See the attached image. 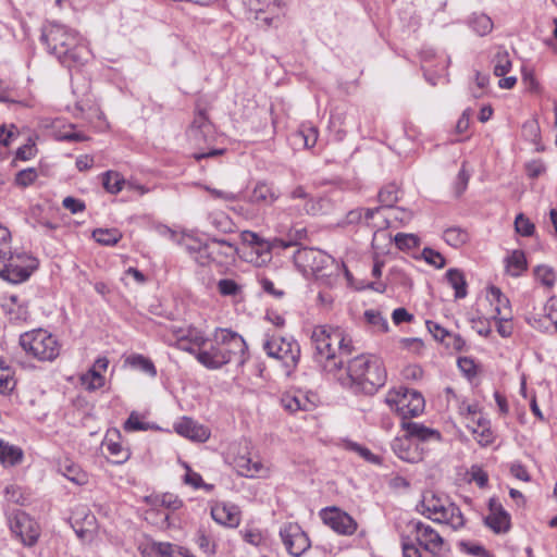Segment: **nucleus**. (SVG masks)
<instances>
[{"instance_id": "nucleus-1", "label": "nucleus", "mask_w": 557, "mask_h": 557, "mask_svg": "<svg viewBox=\"0 0 557 557\" xmlns=\"http://www.w3.org/2000/svg\"><path fill=\"white\" fill-rule=\"evenodd\" d=\"M314 359L324 371L337 374L346 364V382L357 392L373 394L386 382V371L380 358L359 355L347 359L354 351L352 341L339 327L317 325L311 334Z\"/></svg>"}, {"instance_id": "nucleus-2", "label": "nucleus", "mask_w": 557, "mask_h": 557, "mask_svg": "<svg viewBox=\"0 0 557 557\" xmlns=\"http://www.w3.org/2000/svg\"><path fill=\"white\" fill-rule=\"evenodd\" d=\"M41 40L49 52L67 67L83 65L90 55L85 39L76 30L57 22L44 26Z\"/></svg>"}, {"instance_id": "nucleus-3", "label": "nucleus", "mask_w": 557, "mask_h": 557, "mask_svg": "<svg viewBox=\"0 0 557 557\" xmlns=\"http://www.w3.org/2000/svg\"><path fill=\"white\" fill-rule=\"evenodd\" d=\"M246 349V342L239 334L225 329L218 330L210 347L197 350L196 359L207 369L215 370L232 360L243 364Z\"/></svg>"}, {"instance_id": "nucleus-4", "label": "nucleus", "mask_w": 557, "mask_h": 557, "mask_svg": "<svg viewBox=\"0 0 557 557\" xmlns=\"http://www.w3.org/2000/svg\"><path fill=\"white\" fill-rule=\"evenodd\" d=\"M420 513L437 523H445L454 530L465 525L463 515L458 506L451 503L447 496L426 491L417 506Z\"/></svg>"}, {"instance_id": "nucleus-5", "label": "nucleus", "mask_w": 557, "mask_h": 557, "mask_svg": "<svg viewBox=\"0 0 557 557\" xmlns=\"http://www.w3.org/2000/svg\"><path fill=\"white\" fill-rule=\"evenodd\" d=\"M37 267V259L26 251L0 249V277L10 283L26 281Z\"/></svg>"}, {"instance_id": "nucleus-6", "label": "nucleus", "mask_w": 557, "mask_h": 557, "mask_svg": "<svg viewBox=\"0 0 557 557\" xmlns=\"http://www.w3.org/2000/svg\"><path fill=\"white\" fill-rule=\"evenodd\" d=\"M22 348L40 361H52L60 355L61 346L55 336L45 330H34L20 337Z\"/></svg>"}, {"instance_id": "nucleus-7", "label": "nucleus", "mask_w": 557, "mask_h": 557, "mask_svg": "<svg viewBox=\"0 0 557 557\" xmlns=\"http://www.w3.org/2000/svg\"><path fill=\"white\" fill-rule=\"evenodd\" d=\"M386 403L406 421L407 418L419 416L424 409L423 396L409 388H400L388 393Z\"/></svg>"}, {"instance_id": "nucleus-8", "label": "nucleus", "mask_w": 557, "mask_h": 557, "mask_svg": "<svg viewBox=\"0 0 557 557\" xmlns=\"http://www.w3.org/2000/svg\"><path fill=\"white\" fill-rule=\"evenodd\" d=\"M262 347L269 357L281 360L286 368L296 367L300 357V347L293 338L265 334Z\"/></svg>"}, {"instance_id": "nucleus-9", "label": "nucleus", "mask_w": 557, "mask_h": 557, "mask_svg": "<svg viewBox=\"0 0 557 557\" xmlns=\"http://www.w3.org/2000/svg\"><path fill=\"white\" fill-rule=\"evenodd\" d=\"M295 264L305 274H312L317 277L329 275L327 269L333 265V258L320 249L300 248L294 255Z\"/></svg>"}, {"instance_id": "nucleus-10", "label": "nucleus", "mask_w": 557, "mask_h": 557, "mask_svg": "<svg viewBox=\"0 0 557 557\" xmlns=\"http://www.w3.org/2000/svg\"><path fill=\"white\" fill-rule=\"evenodd\" d=\"M404 531L431 554H438L443 547L444 540L438 532L420 520L408 521Z\"/></svg>"}, {"instance_id": "nucleus-11", "label": "nucleus", "mask_w": 557, "mask_h": 557, "mask_svg": "<svg viewBox=\"0 0 557 557\" xmlns=\"http://www.w3.org/2000/svg\"><path fill=\"white\" fill-rule=\"evenodd\" d=\"M11 532L20 539L25 546H33L39 537L37 522L24 511H17L9 520Z\"/></svg>"}, {"instance_id": "nucleus-12", "label": "nucleus", "mask_w": 557, "mask_h": 557, "mask_svg": "<svg viewBox=\"0 0 557 557\" xmlns=\"http://www.w3.org/2000/svg\"><path fill=\"white\" fill-rule=\"evenodd\" d=\"M320 517L324 524L334 532L342 535H351L357 530V522L347 512L337 507H327L320 511Z\"/></svg>"}, {"instance_id": "nucleus-13", "label": "nucleus", "mask_w": 557, "mask_h": 557, "mask_svg": "<svg viewBox=\"0 0 557 557\" xmlns=\"http://www.w3.org/2000/svg\"><path fill=\"white\" fill-rule=\"evenodd\" d=\"M280 536L292 556L299 557L310 547L307 534L297 523L285 524L280 530Z\"/></svg>"}, {"instance_id": "nucleus-14", "label": "nucleus", "mask_w": 557, "mask_h": 557, "mask_svg": "<svg viewBox=\"0 0 557 557\" xmlns=\"http://www.w3.org/2000/svg\"><path fill=\"white\" fill-rule=\"evenodd\" d=\"M188 140L198 149L210 144L214 138L213 125L203 111L195 114L193 123L187 131Z\"/></svg>"}, {"instance_id": "nucleus-15", "label": "nucleus", "mask_w": 557, "mask_h": 557, "mask_svg": "<svg viewBox=\"0 0 557 557\" xmlns=\"http://www.w3.org/2000/svg\"><path fill=\"white\" fill-rule=\"evenodd\" d=\"M280 198V193L273 183L258 181L246 197V201L253 208L271 207Z\"/></svg>"}, {"instance_id": "nucleus-16", "label": "nucleus", "mask_w": 557, "mask_h": 557, "mask_svg": "<svg viewBox=\"0 0 557 557\" xmlns=\"http://www.w3.org/2000/svg\"><path fill=\"white\" fill-rule=\"evenodd\" d=\"M490 513L485 517V524L495 533H506L510 529V516L496 498L488 503Z\"/></svg>"}, {"instance_id": "nucleus-17", "label": "nucleus", "mask_w": 557, "mask_h": 557, "mask_svg": "<svg viewBox=\"0 0 557 557\" xmlns=\"http://www.w3.org/2000/svg\"><path fill=\"white\" fill-rule=\"evenodd\" d=\"M315 396L296 391L283 394L281 404L285 410L295 413L297 411H311L315 407Z\"/></svg>"}, {"instance_id": "nucleus-18", "label": "nucleus", "mask_w": 557, "mask_h": 557, "mask_svg": "<svg viewBox=\"0 0 557 557\" xmlns=\"http://www.w3.org/2000/svg\"><path fill=\"white\" fill-rule=\"evenodd\" d=\"M401 426L406 432L405 436L416 446L418 442H438L441 440V434L436 430L418 422L401 421Z\"/></svg>"}, {"instance_id": "nucleus-19", "label": "nucleus", "mask_w": 557, "mask_h": 557, "mask_svg": "<svg viewBox=\"0 0 557 557\" xmlns=\"http://www.w3.org/2000/svg\"><path fill=\"white\" fill-rule=\"evenodd\" d=\"M211 517L219 524L235 528L239 524V510L232 504L218 503L211 508Z\"/></svg>"}, {"instance_id": "nucleus-20", "label": "nucleus", "mask_w": 557, "mask_h": 557, "mask_svg": "<svg viewBox=\"0 0 557 557\" xmlns=\"http://www.w3.org/2000/svg\"><path fill=\"white\" fill-rule=\"evenodd\" d=\"M174 429L180 435L197 442H206L210 436L207 428L190 418H183L175 423Z\"/></svg>"}, {"instance_id": "nucleus-21", "label": "nucleus", "mask_w": 557, "mask_h": 557, "mask_svg": "<svg viewBox=\"0 0 557 557\" xmlns=\"http://www.w3.org/2000/svg\"><path fill=\"white\" fill-rule=\"evenodd\" d=\"M177 347L182 350L195 354V349H202L201 347L206 344V338L201 331L195 327H188L187 330H181L176 334Z\"/></svg>"}, {"instance_id": "nucleus-22", "label": "nucleus", "mask_w": 557, "mask_h": 557, "mask_svg": "<svg viewBox=\"0 0 557 557\" xmlns=\"http://www.w3.org/2000/svg\"><path fill=\"white\" fill-rule=\"evenodd\" d=\"M393 451L404 461L418 462L422 459L421 453L417 446L406 436L395 438L392 443Z\"/></svg>"}, {"instance_id": "nucleus-23", "label": "nucleus", "mask_w": 557, "mask_h": 557, "mask_svg": "<svg viewBox=\"0 0 557 557\" xmlns=\"http://www.w3.org/2000/svg\"><path fill=\"white\" fill-rule=\"evenodd\" d=\"M467 428L471 431L474 438L482 446H486L493 442V432L490 426V421L479 416L472 422L467 423Z\"/></svg>"}, {"instance_id": "nucleus-24", "label": "nucleus", "mask_w": 557, "mask_h": 557, "mask_svg": "<svg viewBox=\"0 0 557 557\" xmlns=\"http://www.w3.org/2000/svg\"><path fill=\"white\" fill-rule=\"evenodd\" d=\"M381 209H382V207L372 208V209L363 208V220H362V222H364L367 225H371L372 227L376 228V231H375V233L373 235V239H372V248L374 250H379L380 249L379 242L381 239L382 240H387L388 244L392 243L391 235L383 230L384 224L385 223L387 224V220H385L382 224H371L370 223V221L375 216V214H377L381 211Z\"/></svg>"}, {"instance_id": "nucleus-25", "label": "nucleus", "mask_w": 557, "mask_h": 557, "mask_svg": "<svg viewBox=\"0 0 557 557\" xmlns=\"http://www.w3.org/2000/svg\"><path fill=\"white\" fill-rule=\"evenodd\" d=\"M1 308L12 321L26 320L28 314L26 306L21 302L17 295L13 294L3 298Z\"/></svg>"}, {"instance_id": "nucleus-26", "label": "nucleus", "mask_w": 557, "mask_h": 557, "mask_svg": "<svg viewBox=\"0 0 557 557\" xmlns=\"http://www.w3.org/2000/svg\"><path fill=\"white\" fill-rule=\"evenodd\" d=\"M23 451L20 447L10 445L0 440V463L4 467H12L22 461Z\"/></svg>"}, {"instance_id": "nucleus-27", "label": "nucleus", "mask_w": 557, "mask_h": 557, "mask_svg": "<svg viewBox=\"0 0 557 557\" xmlns=\"http://www.w3.org/2000/svg\"><path fill=\"white\" fill-rule=\"evenodd\" d=\"M235 467L237 472L246 478H253L258 475L263 469V466L260 461L252 460L246 456L238 457L235 461Z\"/></svg>"}, {"instance_id": "nucleus-28", "label": "nucleus", "mask_w": 557, "mask_h": 557, "mask_svg": "<svg viewBox=\"0 0 557 557\" xmlns=\"http://www.w3.org/2000/svg\"><path fill=\"white\" fill-rule=\"evenodd\" d=\"M527 270L525 255L521 250H513L506 259V271L511 276H519Z\"/></svg>"}, {"instance_id": "nucleus-29", "label": "nucleus", "mask_w": 557, "mask_h": 557, "mask_svg": "<svg viewBox=\"0 0 557 557\" xmlns=\"http://www.w3.org/2000/svg\"><path fill=\"white\" fill-rule=\"evenodd\" d=\"M446 277L450 286L455 289V297L457 299L465 298L467 296V282L463 273L458 269H449L446 273Z\"/></svg>"}, {"instance_id": "nucleus-30", "label": "nucleus", "mask_w": 557, "mask_h": 557, "mask_svg": "<svg viewBox=\"0 0 557 557\" xmlns=\"http://www.w3.org/2000/svg\"><path fill=\"white\" fill-rule=\"evenodd\" d=\"M112 433H109L106 438V447L109 451L110 456L113 457V462L116 465H122L126 462L129 457L131 453L127 448H124L120 443L114 442L110 436Z\"/></svg>"}, {"instance_id": "nucleus-31", "label": "nucleus", "mask_w": 557, "mask_h": 557, "mask_svg": "<svg viewBox=\"0 0 557 557\" xmlns=\"http://www.w3.org/2000/svg\"><path fill=\"white\" fill-rule=\"evenodd\" d=\"M387 280L391 284L399 285L404 288L412 287V280L401 265H394L389 269Z\"/></svg>"}, {"instance_id": "nucleus-32", "label": "nucleus", "mask_w": 557, "mask_h": 557, "mask_svg": "<svg viewBox=\"0 0 557 557\" xmlns=\"http://www.w3.org/2000/svg\"><path fill=\"white\" fill-rule=\"evenodd\" d=\"M92 237L101 245L113 246L122 238V234L116 228H98L92 232Z\"/></svg>"}, {"instance_id": "nucleus-33", "label": "nucleus", "mask_w": 557, "mask_h": 557, "mask_svg": "<svg viewBox=\"0 0 557 557\" xmlns=\"http://www.w3.org/2000/svg\"><path fill=\"white\" fill-rule=\"evenodd\" d=\"M124 184L125 180L117 172L108 171L102 174V185L110 194L120 193L123 189Z\"/></svg>"}, {"instance_id": "nucleus-34", "label": "nucleus", "mask_w": 557, "mask_h": 557, "mask_svg": "<svg viewBox=\"0 0 557 557\" xmlns=\"http://www.w3.org/2000/svg\"><path fill=\"white\" fill-rule=\"evenodd\" d=\"M443 238L449 246L458 248L469 240V234L460 227H449L444 232Z\"/></svg>"}, {"instance_id": "nucleus-35", "label": "nucleus", "mask_w": 557, "mask_h": 557, "mask_svg": "<svg viewBox=\"0 0 557 557\" xmlns=\"http://www.w3.org/2000/svg\"><path fill=\"white\" fill-rule=\"evenodd\" d=\"M494 74L498 77L505 76L511 69L509 53L506 50H498L493 60Z\"/></svg>"}, {"instance_id": "nucleus-36", "label": "nucleus", "mask_w": 557, "mask_h": 557, "mask_svg": "<svg viewBox=\"0 0 557 557\" xmlns=\"http://www.w3.org/2000/svg\"><path fill=\"white\" fill-rule=\"evenodd\" d=\"M491 302L495 304L496 317L503 315L504 313L510 312L509 299L502 293L498 287L492 286L490 288Z\"/></svg>"}, {"instance_id": "nucleus-37", "label": "nucleus", "mask_w": 557, "mask_h": 557, "mask_svg": "<svg viewBox=\"0 0 557 557\" xmlns=\"http://www.w3.org/2000/svg\"><path fill=\"white\" fill-rule=\"evenodd\" d=\"M81 381L88 391H96L104 385V376L96 369H89L81 376Z\"/></svg>"}, {"instance_id": "nucleus-38", "label": "nucleus", "mask_w": 557, "mask_h": 557, "mask_svg": "<svg viewBox=\"0 0 557 557\" xmlns=\"http://www.w3.org/2000/svg\"><path fill=\"white\" fill-rule=\"evenodd\" d=\"M470 26L480 36H485L493 29L492 20L485 14H474L470 20Z\"/></svg>"}, {"instance_id": "nucleus-39", "label": "nucleus", "mask_w": 557, "mask_h": 557, "mask_svg": "<svg viewBox=\"0 0 557 557\" xmlns=\"http://www.w3.org/2000/svg\"><path fill=\"white\" fill-rule=\"evenodd\" d=\"M377 198L382 207L392 208L398 200V187L395 184L382 187Z\"/></svg>"}, {"instance_id": "nucleus-40", "label": "nucleus", "mask_w": 557, "mask_h": 557, "mask_svg": "<svg viewBox=\"0 0 557 557\" xmlns=\"http://www.w3.org/2000/svg\"><path fill=\"white\" fill-rule=\"evenodd\" d=\"M127 362L143 371L144 373L150 375V376H156L157 375V369L154 367V364L152 363V361L141 355H135V356H132L127 359Z\"/></svg>"}, {"instance_id": "nucleus-41", "label": "nucleus", "mask_w": 557, "mask_h": 557, "mask_svg": "<svg viewBox=\"0 0 557 557\" xmlns=\"http://www.w3.org/2000/svg\"><path fill=\"white\" fill-rule=\"evenodd\" d=\"M251 249L252 252L257 255L256 262L258 264L267 263L272 258L271 251L273 249V244H271L270 240L263 238L257 246L252 247Z\"/></svg>"}, {"instance_id": "nucleus-42", "label": "nucleus", "mask_w": 557, "mask_h": 557, "mask_svg": "<svg viewBox=\"0 0 557 557\" xmlns=\"http://www.w3.org/2000/svg\"><path fill=\"white\" fill-rule=\"evenodd\" d=\"M395 245L400 250H409L420 245V238L414 234L398 233L394 237Z\"/></svg>"}, {"instance_id": "nucleus-43", "label": "nucleus", "mask_w": 557, "mask_h": 557, "mask_svg": "<svg viewBox=\"0 0 557 557\" xmlns=\"http://www.w3.org/2000/svg\"><path fill=\"white\" fill-rule=\"evenodd\" d=\"M200 187L202 189H205L206 191H208L212 198L220 199L224 202H235V201L239 200V198H240L239 194L213 188L209 185H200Z\"/></svg>"}, {"instance_id": "nucleus-44", "label": "nucleus", "mask_w": 557, "mask_h": 557, "mask_svg": "<svg viewBox=\"0 0 557 557\" xmlns=\"http://www.w3.org/2000/svg\"><path fill=\"white\" fill-rule=\"evenodd\" d=\"M208 219L212 226L222 233L231 232L233 228L232 221L223 213H211Z\"/></svg>"}, {"instance_id": "nucleus-45", "label": "nucleus", "mask_w": 557, "mask_h": 557, "mask_svg": "<svg viewBox=\"0 0 557 557\" xmlns=\"http://www.w3.org/2000/svg\"><path fill=\"white\" fill-rule=\"evenodd\" d=\"M401 548L404 557H422L419 547L416 545L414 540L405 531L401 533Z\"/></svg>"}, {"instance_id": "nucleus-46", "label": "nucleus", "mask_w": 557, "mask_h": 557, "mask_svg": "<svg viewBox=\"0 0 557 557\" xmlns=\"http://www.w3.org/2000/svg\"><path fill=\"white\" fill-rule=\"evenodd\" d=\"M493 320L497 322V332L502 337H509L512 334L513 326L510 322L511 314L510 312L504 313L503 315H493Z\"/></svg>"}, {"instance_id": "nucleus-47", "label": "nucleus", "mask_w": 557, "mask_h": 557, "mask_svg": "<svg viewBox=\"0 0 557 557\" xmlns=\"http://www.w3.org/2000/svg\"><path fill=\"white\" fill-rule=\"evenodd\" d=\"M347 448L356 454H358L360 457H362L364 460L371 462V463H380V457L374 455L370 449L367 447H363L357 443L349 442L347 444Z\"/></svg>"}, {"instance_id": "nucleus-48", "label": "nucleus", "mask_w": 557, "mask_h": 557, "mask_svg": "<svg viewBox=\"0 0 557 557\" xmlns=\"http://www.w3.org/2000/svg\"><path fill=\"white\" fill-rule=\"evenodd\" d=\"M422 257L426 263L435 267L436 269H442L445 267V258L438 251L432 248H424L422 251Z\"/></svg>"}, {"instance_id": "nucleus-49", "label": "nucleus", "mask_w": 557, "mask_h": 557, "mask_svg": "<svg viewBox=\"0 0 557 557\" xmlns=\"http://www.w3.org/2000/svg\"><path fill=\"white\" fill-rule=\"evenodd\" d=\"M515 227L517 233L522 236H530L534 232V224L530 222L523 214H519L515 221Z\"/></svg>"}, {"instance_id": "nucleus-50", "label": "nucleus", "mask_w": 557, "mask_h": 557, "mask_svg": "<svg viewBox=\"0 0 557 557\" xmlns=\"http://www.w3.org/2000/svg\"><path fill=\"white\" fill-rule=\"evenodd\" d=\"M536 278L546 286H552L555 281V274L553 270L545 265H539L534 270Z\"/></svg>"}, {"instance_id": "nucleus-51", "label": "nucleus", "mask_w": 557, "mask_h": 557, "mask_svg": "<svg viewBox=\"0 0 557 557\" xmlns=\"http://www.w3.org/2000/svg\"><path fill=\"white\" fill-rule=\"evenodd\" d=\"M37 172L35 169H26L20 171L15 176V183L20 186L26 187L35 182Z\"/></svg>"}, {"instance_id": "nucleus-52", "label": "nucleus", "mask_w": 557, "mask_h": 557, "mask_svg": "<svg viewBox=\"0 0 557 557\" xmlns=\"http://www.w3.org/2000/svg\"><path fill=\"white\" fill-rule=\"evenodd\" d=\"M364 317L370 324L377 326L382 332L387 331V321L382 317L380 312L368 310L364 312Z\"/></svg>"}, {"instance_id": "nucleus-53", "label": "nucleus", "mask_w": 557, "mask_h": 557, "mask_svg": "<svg viewBox=\"0 0 557 557\" xmlns=\"http://www.w3.org/2000/svg\"><path fill=\"white\" fill-rule=\"evenodd\" d=\"M15 382L13 380L10 368L0 370V393L8 394L14 388Z\"/></svg>"}, {"instance_id": "nucleus-54", "label": "nucleus", "mask_w": 557, "mask_h": 557, "mask_svg": "<svg viewBox=\"0 0 557 557\" xmlns=\"http://www.w3.org/2000/svg\"><path fill=\"white\" fill-rule=\"evenodd\" d=\"M36 153V144L32 137L28 138L27 143L20 147L16 151V158L23 161L32 159Z\"/></svg>"}, {"instance_id": "nucleus-55", "label": "nucleus", "mask_w": 557, "mask_h": 557, "mask_svg": "<svg viewBox=\"0 0 557 557\" xmlns=\"http://www.w3.org/2000/svg\"><path fill=\"white\" fill-rule=\"evenodd\" d=\"M214 249H211V245L203 244V246L198 247V253L194 256V259L196 262H198L200 265L208 264L211 260H213Z\"/></svg>"}, {"instance_id": "nucleus-56", "label": "nucleus", "mask_w": 557, "mask_h": 557, "mask_svg": "<svg viewBox=\"0 0 557 557\" xmlns=\"http://www.w3.org/2000/svg\"><path fill=\"white\" fill-rule=\"evenodd\" d=\"M261 288L264 293L273 296L274 298H282L285 292L282 288H277L275 284L268 277H262L259 281Z\"/></svg>"}, {"instance_id": "nucleus-57", "label": "nucleus", "mask_w": 557, "mask_h": 557, "mask_svg": "<svg viewBox=\"0 0 557 557\" xmlns=\"http://www.w3.org/2000/svg\"><path fill=\"white\" fill-rule=\"evenodd\" d=\"M218 289L221 295L233 296L237 294L239 287L235 281L230 278H223L219 281Z\"/></svg>"}, {"instance_id": "nucleus-58", "label": "nucleus", "mask_w": 557, "mask_h": 557, "mask_svg": "<svg viewBox=\"0 0 557 557\" xmlns=\"http://www.w3.org/2000/svg\"><path fill=\"white\" fill-rule=\"evenodd\" d=\"M124 430L127 432L144 431L147 430V424L139 420V416L136 412H132L124 423Z\"/></svg>"}, {"instance_id": "nucleus-59", "label": "nucleus", "mask_w": 557, "mask_h": 557, "mask_svg": "<svg viewBox=\"0 0 557 557\" xmlns=\"http://www.w3.org/2000/svg\"><path fill=\"white\" fill-rule=\"evenodd\" d=\"M185 483L191 485L195 488L203 487L206 490H211L212 485L206 484L201 478V475L197 472L188 470L185 474Z\"/></svg>"}, {"instance_id": "nucleus-60", "label": "nucleus", "mask_w": 557, "mask_h": 557, "mask_svg": "<svg viewBox=\"0 0 557 557\" xmlns=\"http://www.w3.org/2000/svg\"><path fill=\"white\" fill-rule=\"evenodd\" d=\"M469 178H470V174L466 171L465 164H463L457 175L456 183H455V193L457 196H460L467 189Z\"/></svg>"}, {"instance_id": "nucleus-61", "label": "nucleus", "mask_w": 557, "mask_h": 557, "mask_svg": "<svg viewBox=\"0 0 557 557\" xmlns=\"http://www.w3.org/2000/svg\"><path fill=\"white\" fill-rule=\"evenodd\" d=\"M472 329L481 336L488 337L492 334V327L488 320L479 318L473 319Z\"/></svg>"}, {"instance_id": "nucleus-62", "label": "nucleus", "mask_w": 557, "mask_h": 557, "mask_svg": "<svg viewBox=\"0 0 557 557\" xmlns=\"http://www.w3.org/2000/svg\"><path fill=\"white\" fill-rule=\"evenodd\" d=\"M197 544H198L199 548L208 555H212L215 552V545H214L213 541L211 540V537L209 535H207L205 533H199L197 535Z\"/></svg>"}, {"instance_id": "nucleus-63", "label": "nucleus", "mask_w": 557, "mask_h": 557, "mask_svg": "<svg viewBox=\"0 0 557 557\" xmlns=\"http://www.w3.org/2000/svg\"><path fill=\"white\" fill-rule=\"evenodd\" d=\"M447 348H451L456 351H460L466 346V341L459 334H451L446 336L445 342H443Z\"/></svg>"}, {"instance_id": "nucleus-64", "label": "nucleus", "mask_w": 557, "mask_h": 557, "mask_svg": "<svg viewBox=\"0 0 557 557\" xmlns=\"http://www.w3.org/2000/svg\"><path fill=\"white\" fill-rule=\"evenodd\" d=\"M458 367L469 377L476 374V367L471 358L460 357L458 359Z\"/></svg>"}]
</instances>
